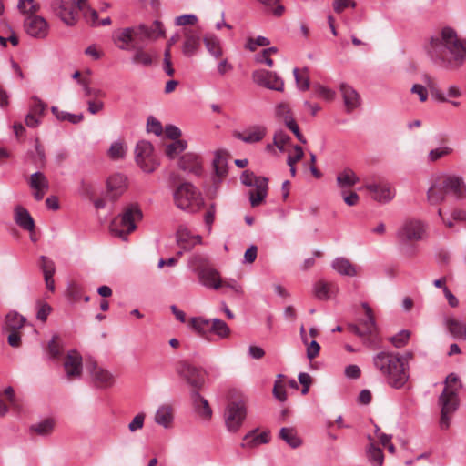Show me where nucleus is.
Wrapping results in <instances>:
<instances>
[{"mask_svg":"<svg viewBox=\"0 0 466 466\" xmlns=\"http://www.w3.org/2000/svg\"><path fill=\"white\" fill-rule=\"evenodd\" d=\"M423 49L431 64L441 69H457L466 60V39L450 26L442 27L432 35Z\"/></svg>","mask_w":466,"mask_h":466,"instance_id":"nucleus-1","label":"nucleus"},{"mask_svg":"<svg viewBox=\"0 0 466 466\" xmlns=\"http://www.w3.org/2000/svg\"><path fill=\"white\" fill-rule=\"evenodd\" d=\"M166 29L162 22L155 20L151 25L138 24L116 30L113 34L115 45L121 50L131 51L164 37Z\"/></svg>","mask_w":466,"mask_h":466,"instance_id":"nucleus-2","label":"nucleus"},{"mask_svg":"<svg viewBox=\"0 0 466 466\" xmlns=\"http://www.w3.org/2000/svg\"><path fill=\"white\" fill-rule=\"evenodd\" d=\"M373 365L392 388L400 389L409 380L405 363L398 353L379 352L373 357Z\"/></svg>","mask_w":466,"mask_h":466,"instance_id":"nucleus-3","label":"nucleus"},{"mask_svg":"<svg viewBox=\"0 0 466 466\" xmlns=\"http://www.w3.org/2000/svg\"><path fill=\"white\" fill-rule=\"evenodd\" d=\"M447 195H451L456 199L466 198V182L462 176L443 173L437 177L427 192L428 201L431 205L441 203Z\"/></svg>","mask_w":466,"mask_h":466,"instance_id":"nucleus-4","label":"nucleus"},{"mask_svg":"<svg viewBox=\"0 0 466 466\" xmlns=\"http://www.w3.org/2000/svg\"><path fill=\"white\" fill-rule=\"evenodd\" d=\"M459 382V378L454 373L447 376L445 388L439 398V403L441 407L440 426L441 429H448L451 424V417L457 410L459 406L458 388H453V384Z\"/></svg>","mask_w":466,"mask_h":466,"instance_id":"nucleus-5","label":"nucleus"},{"mask_svg":"<svg viewBox=\"0 0 466 466\" xmlns=\"http://www.w3.org/2000/svg\"><path fill=\"white\" fill-rule=\"evenodd\" d=\"M141 218V210L137 206L131 205L112 220L110 231L114 236L127 240V235L136 229V222Z\"/></svg>","mask_w":466,"mask_h":466,"instance_id":"nucleus-6","label":"nucleus"},{"mask_svg":"<svg viewBox=\"0 0 466 466\" xmlns=\"http://www.w3.org/2000/svg\"><path fill=\"white\" fill-rule=\"evenodd\" d=\"M366 317L360 320V326L351 324L349 329L359 337L362 338L363 343L370 350H377L380 346V338L378 335V328L372 315L371 309L364 304Z\"/></svg>","mask_w":466,"mask_h":466,"instance_id":"nucleus-7","label":"nucleus"},{"mask_svg":"<svg viewBox=\"0 0 466 466\" xmlns=\"http://www.w3.org/2000/svg\"><path fill=\"white\" fill-rule=\"evenodd\" d=\"M176 206L187 212L198 211L204 204L200 192L188 182L179 185L173 194Z\"/></svg>","mask_w":466,"mask_h":466,"instance_id":"nucleus-8","label":"nucleus"},{"mask_svg":"<svg viewBox=\"0 0 466 466\" xmlns=\"http://www.w3.org/2000/svg\"><path fill=\"white\" fill-rule=\"evenodd\" d=\"M136 162L144 172L151 173L158 167L153 152V146L146 140L139 141L136 146Z\"/></svg>","mask_w":466,"mask_h":466,"instance_id":"nucleus-9","label":"nucleus"},{"mask_svg":"<svg viewBox=\"0 0 466 466\" xmlns=\"http://www.w3.org/2000/svg\"><path fill=\"white\" fill-rule=\"evenodd\" d=\"M247 416V408L243 400L230 402L225 410L227 429L236 432L241 427Z\"/></svg>","mask_w":466,"mask_h":466,"instance_id":"nucleus-10","label":"nucleus"},{"mask_svg":"<svg viewBox=\"0 0 466 466\" xmlns=\"http://www.w3.org/2000/svg\"><path fill=\"white\" fill-rule=\"evenodd\" d=\"M176 370L194 390L198 391L205 383V372L187 361L178 362Z\"/></svg>","mask_w":466,"mask_h":466,"instance_id":"nucleus-11","label":"nucleus"},{"mask_svg":"<svg viewBox=\"0 0 466 466\" xmlns=\"http://www.w3.org/2000/svg\"><path fill=\"white\" fill-rule=\"evenodd\" d=\"M425 234L424 225L419 220L405 221L397 231V238L400 243L405 245L419 241Z\"/></svg>","mask_w":466,"mask_h":466,"instance_id":"nucleus-12","label":"nucleus"},{"mask_svg":"<svg viewBox=\"0 0 466 466\" xmlns=\"http://www.w3.org/2000/svg\"><path fill=\"white\" fill-rule=\"evenodd\" d=\"M52 12L66 25L72 26L77 21V7L69 1L53 0L50 5Z\"/></svg>","mask_w":466,"mask_h":466,"instance_id":"nucleus-13","label":"nucleus"},{"mask_svg":"<svg viewBox=\"0 0 466 466\" xmlns=\"http://www.w3.org/2000/svg\"><path fill=\"white\" fill-rule=\"evenodd\" d=\"M363 187L370 192L373 200L380 203L390 202L395 197L394 187L387 181L368 183Z\"/></svg>","mask_w":466,"mask_h":466,"instance_id":"nucleus-14","label":"nucleus"},{"mask_svg":"<svg viewBox=\"0 0 466 466\" xmlns=\"http://www.w3.org/2000/svg\"><path fill=\"white\" fill-rule=\"evenodd\" d=\"M253 81L266 88L283 91L284 81L276 73L268 70H256L252 73Z\"/></svg>","mask_w":466,"mask_h":466,"instance_id":"nucleus-15","label":"nucleus"},{"mask_svg":"<svg viewBox=\"0 0 466 466\" xmlns=\"http://www.w3.org/2000/svg\"><path fill=\"white\" fill-rule=\"evenodd\" d=\"M26 33L35 38L43 39L49 33V25L46 20L36 15H28L24 24Z\"/></svg>","mask_w":466,"mask_h":466,"instance_id":"nucleus-16","label":"nucleus"},{"mask_svg":"<svg viewBox=\"0 0 466 466\" xmlns=\"http://www.w3.org/2000/svg\"><path fill=\"white\" fill-rule=\"evenodd\" d=\"M86 370L90 373L94 383L99 388H107L113 385V375L93 360L86 364Z\"/></svg>","mask_w":466,"mask_h":466,"instance_id":"nucleus-17","label":"nucleus"},{"mask_svg":"<svg viewBox=\"0 0 466 466\" xmlns=\"http://www.w3.org/2000/svg\"><path fill=\"white\" fill-rule=\"evenodd\" d=\"M64 370L68 380L80 378L82 374V356L76 350H70L64 361Z\"/></svg>","mask_w":466,"mask_h":466,"instance_id":"nucleus-18","label":"nucleus"},{"mask_svg":"<svg viewBox=\"0 0 466 466\" xmlns=\"http://www.w3.org/2000/svg\"><path fill=\"white\" fill-rule=\"evenodd\" d=\"M200 46V35L191 29H185L184 41L181 47L182 54L187 57L194 56L198 53Z\"/></svg>","mask_w":466,"mask_h":466,"instance_id":"nucleus-19","label":"nucleus"},{"mask_svg":"<svg viewBox=\"0 0 466 466\" xmlns=\"http://www.w3.org/2000/svg\"><path fill=\"white\" fill-rule=\"evenodd\" d=\"M127 188V178L122 174H113L106 181V192L112 199H116L123 195Z\"/></svg>","mask_w":466,"mask_h":466,"instance_id":"nucleus-20","label":"nucleus"},{"mask_svg":"<svg viewBox=\"0 0 466 466\" xmlns=\"http://www.w3.org/2000/svg\"><path fill=\"white\" fill-rule=\"evenodd\" d=\"M30 188L33 190L34 198L42 200L49 188V182L42 172H35L28 180Z\"/></svg>","mask_w":466,"mask_h":466,"instance_id":"nucleus-21","label":"nucleus"},{"mask_svg":"<svg viewBox=\"0 0 466 466\" xmlns=\"http://www.w3.org/2000/svg\"><path fill=\"white\" fill-rule=\"evenodd\" d=\"M199 283L212 289H218L222 287V280L219 272L211 265L198 274Z\"/></svg>","mask_w":466,"mask_h":466,"instance_id":"nucleus-22","label":"nucleus"},{"mask_svg":"<svg viewBox=\"0 0 466 466\" xmlns=\"http://www.w3.org/2000/svg\"><path fill=\"white\" fill-rule=\"evenodd\" d=\"M267 135V127L264 126H252L244 132L235 133V137L244 143L252 144L261 141Z\"/></svg>","mask_w":466,"mask_h":466,"instance_id":"nucleus-23","label":"nucleus"},{"mask_svg":"<svg viewBox=\"0 0 466 466\" xmlns=\"http://www.w3.org/2000/svg\"><path fill=\"white\" fill-rule=\"evenodd\" d=\"M178 245L184 249L188 250L197 244H202L200 235L193 234L187 228L180 227L177 233Z\"/></svg>","mask_w":466,"mask_h":466,"instance_id":"nucleus-24","label":"nucleus"},{"mask_svg":"<svg viewBox=\"0 0 466 466\" xmlns=\"http://www.w3.org/2000/svg\"><path fill=\"white\" fill-rule=\"evenodd\" d=\"M339 90L348 112L354 110L360 105V95L352 86L343 83L340 85Z\"/></svg>","mask_w":466,"mask_h":466,"instance_id":"nucleus-25","label":"nucleus"},{"mask_svg":"<svg viewBox=\"0 0 466 466\" xmlns=\"http://www.w3.org/2000/svg\"><path fill=\"white\" fill-rule=\"evenodd\" d=\"M174 420V411L173 408L170 404H162L160 405L154 416V421L165 428L168 429L172 426Z\"/></svg>","mask_w":466,"mask_h":466,"instance_id":"nucleus-26","label":"nucleus"},{"mask_svg":"<svg viewBox=\"0 0 466 466\" xmlns=\"http://www.w3.org/2000/svg\"><path fill=\"white\" fill-rule=\"evenodd\" d=\"M178 166L180 169L195 175H199L201 173L199 157L194 153H187L183 155L179 159Z\"/></svg>","mask_w":466,"mask_h":466,"instance_id":"nucleus-27","label":"nucleus"},{"mask_svg":"<svg viewBox=\"0 0 466 466\" xmlns=\"http://www.w3.org/2000/svg\"><path fill=\"white\" fill-rule=\"evenodd\" d=\"M14 212V219L20 228L27 231L34 230L35 222L27 209L21 206H16Z\"/></svg>","mask_w":466,"mask_h":466,"instance_id":"nucleus-28","label":"nucleus"},{"mask_svg":"<svg viewBox=\"0 0 466 466\" xmlns=\"http://www.w3.org/2000/svg\"><path fill=\"white\" fill-rule=\"evenodd\" d=\"M337 292L336 286L331 282L319 280L314 285L315 297L321 300L330 299Z\"/></svg>","mask_w":466,"mask_h":466,"instance_id":"nucleus-29","label":"nucleus"},{"mask_svg":"<svg viewBox=\"0 0 466 466\" xmlns=\"http://www.w3.org/2000/svg\"><path fill=\"white\" fill-rule=\"evenodd\" d=\"M203 42L208 54L215 59H218L223 56L221 41L217 35L208 34L205 35Z\"/></svg>","mask_w":466,"mask_h":466,"instance_id":"nucleus-30","label":"nucleus"},{"mask_svg":"<svg viewBox=\"0 0 466 466\" xmlns=\"http://www.w3.org/2000/svg\"><path fill=\"white\" fill-rule=\"evenodd\" d=\"M192 400L194 407L198 414L203 420H209L212 415V410L207 400H205L197 390L192 392Z\"/></svg>","mask_w":466,"mask_h":466,"instance_id":"nucleus-31","label":"nucleus"},{"mask_svg":"<svg viewBox=\"0 0 466 466\" xmlns=\"http://www.w3.org/2000/svg\"><path fill=\"white\" fill-rule=\"evenodd\" d=\"M334 270H336L339 274L354 277L357 275V270L355 266L347 258L339 257L335 258L331 264Z\"/></svg>","mask_w":466,"mask_h":466,"instance_id":"nucleus-32","label":"nucleus"},{"mask_svg":"<svg viewBox=\"0 0 466 466\" xmlns=\"http://www.w3.org/2000/svg\"><path fill=\"white\" fill-rule=\"evenodd\" d=\"M337 185L341 190H346L359 182L355 172L350 168L344 169L337 176Z\"/></svg>","mask_w":466,"mask_h":466,"instance_id":"nucleus-33","label":"nucleus"},{"mask_svg":"<svg viewBox=\"0 0 466 466\" xmlns=\"http://www.w3.org/2000/svg\"><path fill=\"white\" fill-rule=\"evenodd\" d=\"M132 51H135L132 56V62L144 66H151L154 58L157 57V54H151L146 51L144 46L135 48Z\"/></svg>","mask_w":466,"mask_h":466,"instance_id":"nucleus-34","label":"nucleus"},{"mask_svg":"<svg viewBox=\"0 0 466 466\" xmlns=\"http://www.w3.org/2000/svg\"><path fill=\"white\" fill-rule=\"evenodd\" d=\"M210 266V262L208 258L203 254H194L188 259V267L189 268L195 272L197 275L208 268Z\"/></svg>","mask_w":466,"mask_h":466,"instance_id":"nucleus-35","label":"nucleus"},{"mask_svg":"<svg viewBox=\"0 0 466 466\" xmlns=\"http://www.w3.org/2000/svg\"><path fill=\"white\" fill-rule=\"evenodd\" d=\"M55 426L56 420L54 418H45L39 422L33 424L31 431L41 436H48L53 432Z\"/></svg>","mask_w":466,"mask_h":466,"instance_id":"nucleus-36","label":"nucleus"},{"mask_svg":"<svg viewBox=\"0 0 466 466\" xmlns=\"http://www.w3.org/2000/svg\"><path fill=\"white\" fill-rule=\"evenodd\" d=\"M279 438L291 448H298L301 445V440L294 428H281L279 431Z\"/></svg>","mask_w":466,"mask_h":466,"instance_id":"nucleus-37","label":"nucleus"},{"mask_svg":"<svg viewBox=\"0 0 466 466\" xmlns=\"http://www.w3.org/2000/svg\"><path fill=\"white\" fill-rule=\"evenodd\" d=\"M209 330L219 339H228L231 333L228 325L218 318L211 319Z\"/></svg>","mask_w":466,"mask_h":466,"instance_id":"nucleus-38","label":"nucleus"},{"mask_svg":"<svg viewBox=\"0 0 466 466\" xmlns=\"http://www.w3.org/2000/svg\"><path fill=\"white\" fill-rule=\"evenodd\" d=\"M275 114L278 118L283 121L286 127L291 125L290 122H296L289 104L285 102H281L276 106Z\"/></svg>","mask_w":466,"mask_h":466,"instance_id":"nucleus-39","label":"nucleus"},{"mask_svg":"<svg viewBox=\"0 0 466 466\" xmlns=\"http://www.w3.org/2000/svg\"><path fill=\"white\" fill-rule=\"evenodd\" d=\"M211 319L202 317H194L189 319V327L196 331L198 335L204 336L208 331V327L210 325Z\"/></svg>","mask_w":466,"mask_h":466,"instance_id":"nucleus-40","label":"nucleus"},{"mask_svg":"<svg viewBox=\"0 0 466 466\" xmlns=\"http://www.w3.org/2000/svg\"><path fill=\"white\" fill-rule=\"evenodd\" d=\"M445 96L447 97L446 103H450L455 107H459L461 106L459 98L462 96V90L459 86H449L445 90Z\"/></svg>","mask_w":466,"mask_h":466,"instance_id":"nucleus-41","label":"nucleus"},{"mask_svg":"<svg viewBox=\"0 0 466 466\" xmlns=\"http://www.w3.org/2000/svg\"><path fill=\"white\" fill-rule=\"evenodd\" d=\"M244 441H246L245 445L248 447H256L268 442L269 436L267 432L257 434L255 431H251L245 436Z\"/></svg>","mask_w":466,"mask_h":466,"instance_id":"nucleus-42","label":"nucleus"},{"mask_svg":"<svg viewBox=\"0 0 466 466\" xmlns=\"http://www.w3.org/2000/svg\"><path fill=\"white\" fill-rule=\"evenodd\" d=\"M25 322V319L15 311L9 312L5 317V325L8 329L17 331Z\"/></svg>","mask_w":466,"mask_h":466,"instance_id":"nucleus-43","label":"nucleus"},{"mask_svg":"<svg viewBox=\"0 0 466 466\" xmlns=\"http://www.w3.org/2000/svg\"><path fill=\"white\" fill-rule=\"evenodd\" d=\"M51 111L56 116V117L61 121L67 120L72 124H78L83 120L82 114L75 115L68 112L60 111L56 106H52Z\"/></svg>","mask_w":466,"mask_h":466,"instance_id":"nucleus-44","label":"nucleus"},{"mask_svg":"<svg viewBox=\"0 0 466 466\" xmlns=\"http://www.w3.org/2000/svg\"><path fill=\"white\" fill-rule=\"evenodd\" d=\"M187 147L185 140H176L166 147V155L171 158H176Z\"/></svg>","mask_w":466,"mask_h":466,"instance_id":"nucleus-45","label":"nucleus"},{"mask_svg":"<svg viewBox=\"0 0 466 466\" xmlns=\"http://www.w3.org/2000/svg\"><path fill=\"white\" fill-rule=\"evenodd\" d=\"M293 75L297 86L299 90L305 91L309 87V77L308 76L307 69L299 71L298 68L293 69Z\"/></svg>","mask_w":466,"mask_h":466,"instance_id":"nucleus-46","label":"nucleus"},{"mask_svg":"<svg viewBox=\"0 0 466 466\" xmlns=\"http://www.w3.org/2000/svg\"><path fill=\"white\" fill-rule=\"evenodd\" d=\"M127 153V146L121 141H115L108 149V156L114 160L122 159Z\"/></svg>","mask_w":466,"mask_h":466,"instance_id":"nucleus-47","label":"nucleus"},{"mask_svg":"<svg viewBox=\"0 0 466 466\" xmlns=\"http://www.w3.org/2000/svg\"><path fill=\"white\" fill-rule=\"evenodd\" d=\"M369 461L374 466H381L383 464L384 456L381 449L370 444L368 449Z\"/></svg>","mask_w":466,"mask_h":466,"instance_id":"nucleus-48","label":"nucleus"},{"mask_svg":"<svg viewBox=\"0 0 466 466\" xmlns=\"http://www.w3.org/2000/svg\"><path fill=\"white\" fill-rule=\"evenodd\" d=\"M47 355L52 360L58 359L62 354V347L58 341V336H53L52 339L49 341L47 350Z\"/></svg>","mask_w":466,"mask_h":466,"instance_id":"nucleus-49","label":"nucleus"},{"mask_svg":"<svg viewBox=\"0 0 466 466\" xmlns=\"http://www.w3.org/2000/svg\"><path fill=\"white\" fill-rule=\"evenodd\" d=\"M17 8L23 14L35 15L40 9V5L34 0H19Z\"/></svg>","mask_w":466,"mask_h":466,"instance_id":"nucleus-50","label":"nucleus"},{"mask_svg":"<svg viewBox=\"0 0 466 466\" xmlns=\"http://www.w3.org/2000/svg\"><path fill=\"white\" fill-rule=\"evenodd\" d=\"M452 148L447 146L440 147L435 149H432L428 154V161L435 162L450 154L452 153Z\"/></svg>","mask_w":466,"mask_h":466,"instance_id":"nucleus-51","label":"nucleus"},{"mask_svg":"<svg viewBox=\"0 0 466 466\" xmlns=\"http://www.w3.org/2000/svg\"><path fill=\"white\" fill-rule=\"evenodd\" d=\"M315 95L327 101H332L335 98L336 93L334 90L321 85L314 86Z\"/></svg>","mask_w":466,"mask_h":466,"instance_id":"nucleus-52","label":"nucleus"},{"mask_svg":"<svg viewBox=\"0 0 466 466\" xmlns=\"http://www.w3.org/2000/svg\"><path fill=\"white\" fill-rule=\"evenodd\" d=\"M424 79H425V83L431 88V93L432 97L438 102L446 103L447 97L445 96V91H441L437 88H434L433 81L431 80V78L430 76H425Z\"/></svg>","mask_w":466,"mask_h":466,"instance_id":"nucleus-53","label":"nucleus"},{"mask_svg":"<svg viewBox=\"0 0 466 466\" xmlns=\"http://www.w3.org/2000/svg\"><path fill=\"white\" fill-rule=\"evenodd\" d=\"M35 152L32 155L31 160L32 162L38 166L43 167L46 163V154L44 148L39 144L38 140L35 141Z\"/></svg>","mask_w":466,"mask_h":466,"instance_id":"nucleus-54","label":"nucleus"},{"mask_svg":"<svg viewBox=\"0 0 466 466\" xmlns=\"http://www.w3.org/2000/svg\"><path fill=\"white\" fill-rule=\"evenodd\" d=\"M410 335V331L403 329L391 337L390 340L396 348H401L407 344Z\"/></svg>","mask_w":466,"mask_h":466,"instance_id":"nucleus-55","label":"nucleus"},{"mask_svg":"<svg viewBox=\"0 0 466 466\" xmlns=\"http://www.w3.org/2000/svg\"><path fill=\"white\" fill-rule=\"evenodd\" d=\"M290 140V137L282 130L277 131L273 137L274 145L283 152L285 150V145Z\"/></svg>","mask_w":466,"mask_h":466,"instance_id":"nucleus-56","label":"nucleus"},{"mask_svg":"<svg viewBox=\"0 0 466 466\" xmlns=\"http://www.w3.org/2000/svg\"><path fill=\"white\" fill-rule=\"evenodd\" d=\"M40 268L43 270L44 276L46 275H54L56 272L55 263L52 259L46 256L40 257Z\"/></svg>","mask_w":466,"mask_h":466,"instance_id":"nucleus-57","label":"nucleus"},{"mask_svg":"<svg viewBox=\"0 0 466 466\" xmlns=\"http://www.w3.org/2000/svg\"><path fill=\"white\" fill-rule=\"evenodd\" d=\"M198 22L197 15L193 14H186L175 18V25L177 26H184L187 25H195Z\"/></svg>","mask_w":466,"mask_h":466,"instance_id":"nucleus-58","label":"nucleus"},{"mask_svg":"<svg viewBox=\"0 0 466 466\" xmlns=\"http://www.w3.org/2000/svg\"><path fill=\"white\" fill-rule=\"evenodd\" d=\"M147 128L148 132L153 133L156 136H159L163 132L161 123L154 116H149L147 118Z\"/></svg>","mask_w":466,"mask_h":466,"instance_id":"nucleus-59","label":"nucleus"},{"mask_svg":"<svg viewBox=\"0 0 466 466\" xmlns=\"http://www.w3.org/2000/svg\"><path fill=\"white\" fill-rule=\"evenodd\" d=\"M82 11L86 23L93 26L98 25V14L96 10L85 6Z\"/></svg>","mask_w":466,"mask_h":466,"instance_id":"nucleus-60","label":"nucleus"},{"mask_svg":"<svg viewBox=\"0 0 466 466\" xmlns=\"http://www.w3.org/2000/svg\"><path fill=\"white\" fill-rule=\"evenodd\" d=\"M145 414L144 413H138L137 414L133 420L128 424V430L131 432H135L138 430H141L144 426L145 421Z\"/></svg>","mask_w":466,"mask_h":466,"instance_id":"nucleus-61","label":"nucleus"},{"mask_svg":"<svg viewBox=\"0 0 466 466\" xmlns=\"http://www.w3.org/2000/svg\"><path fill=\"white\" fill-rule=\"evenodd\" d=\"M33 100V103L30 106V112L35 114V115H37V116H42L45 112V110L46 109V104H45L42 100H40L39 98H37L36 96H34L32 98Z\"/></svg>","mask_w":466,"mask_h":466,"instance_id":"nucleus-62","label":"nucleus"},{"mask_svg":"<svg viewBox=\"0 0 466 466\" xmlns=\"http://www.w3.org/2000/svg\"><path fill=\"white\" fill-rule=\"evenodd\" d=\"M304 156V152L301 147L295 146L293 148V152L288 156L287 164L288 166H292V164H296L299 162Z\"/></svg>","mask_w":466,"mask_h":466,"instance_id":"nucleus-63","label":"nucleus"},{"mask_svg":"<svg viewBox=\"0 0 466 466\" xmlns=\"http://www.w3.org/2000/svg\"><path fill=\"white\" fill-rule=\"evenodd\" d=\"M268 192L266 191L251 190L249 192V200L251 206H258L266 198Z\"/></svg>","mask_w":466,"mask_h":466,"instance_id":"nucleus-64","label":"nucleus"}]
</instances>
